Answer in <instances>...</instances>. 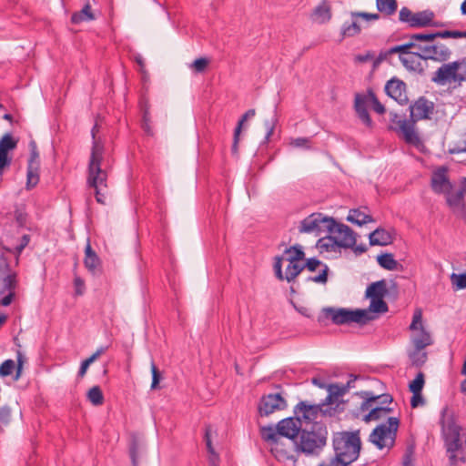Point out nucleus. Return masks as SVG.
<instances>
[{
  "label": "nucleus",
  "mask_w": 466,
  "mask_h": 466,
  "mask_svg": "<svg viewBox=\"0 0 466 466\" xmlns=\"http://www.w3.org/2000/svg\"><path fill=\"white\" fill-rule=\"evenodd\" d=\"M406 88L407 85L404 81L392 77L387 81L384 90L386 95L394 99L399 105L405 106L409 103Z\"/></svg>",
  "instance_id": "nucleus-15"
},
{
  "label": "nucleus",
  "mask_w": 466,
  "mask_h": 466,
  "mask_svg": "<svg viewBox=\"0 0 466 466\" xmlns=\"http://www.w3.org/2000/svg\"><path fill=\"white\" fill-rule=\"evenodd\" d=\"M388 294L387 282L385 279H380L370 283L365 291V298L370 299V304L368 309L370 314L376 315L388 312V304L384 301V297Z\"/></svg>",
  "instance_id": "nucleus-8"
},
{
  "label": "nucleus",
  "mask_w": 466,
  "mask_h": 466,
  "mask_svg": "<svg viewBox=\"0 0 466 466\" xmlns=\"http://www.w3.org/2000/svg\"><path fill=\"white\" fill-rule=\"evenodd\" d=\"M376 260L380 267L386 270H395L400 265L399 262L394 258L393 254L388 252L378 255Z\"/></svg>",
  "instance_id": "nucleus-34"
},
{
  "label": "nucleus",
  "mask_w": 466,
  "mask_h": 466,
  "mask_svg": "<svg viewBox=\"0 0 466 466\" xmlns=\"http://www.w3.org/2000/svg\"><path fill=\"white\" fill-rule=\"evenodd\" d=\"M358 117L361 120V122L368 127L369 128L373 127V121L370 116L368 109H362L356 111Z\"/></svg>",
  "instance_id": "nucleus-58"
},
{
  "label": "nucleus",
  "mask_w": 466,
  "mask_h": 466,
  "mask_svg": "<svg viewBox=\"0 0 466 466\" xmlns=\"http://www.w3.org/2000/svg\"><path fill=\"white\" fill-rule=\"evenodd\" d=\"M84 265L86 268L94 276L102 273V261L97 254L93 250L89 239L85 248Z\"/></svg>",
  "instance_id": "nucleus-23"
},
{
  "label": "nucleus",
  "mask_w": 466,
  "mask_h": 466,
  "mask_svg": "<svg viewBox=\"0 0 466 466\" xmlns=\"http://www.w3.org/2000/svg\"><path fill=\"white\" fill-rule=\"evenodd\" d=\"M376 7L379 12L391 15L397 11L398 3L397 0H376Z\"/></svg>",
  "instance_id": "nucleus-36"
},
{
  "label": "nucleus",
  "mask_w": 466,
  "mask_h": 466,
  "mask_svg": "<svg viewBox=\"0 0 466 466\" xmlns=\"http://www.w3.org/2000/svg\"><path fill=\"white\" fill-rule=\"evenodd\" d=\"M17 287V275L15 272H8V274L0 278V295L5 291L15 292Z\"/></svg>",
  "instance_id": "nucleus-31"
},
{
  "label": "nucleus",
  "mask_w": 466,
  "mask_h": 466,
  "mask_svg": "<svg viewBox=\"0 0 466 466\" xmlns=\"http://www.w3.org/2000/svg\"><path fill=\"white\" fill-rule=\"evenodd\" d=\"M412 56L422 60H433L438 62H446L451 56V51L441 43L419 44L418 51L412 52Z\"/></svg>",
  "instance_id": "nucleus-9"
},
{
  "label": "nucleus",
  "mask_w": 466,
  "mask_h": 466,
  "mask_svg": "<svg viewBox=\"0 0 466 466\" xmlns=\"http://www.w3.org/2000/svg\"><path fill=\"white\" fill-rule=\"evenodd\" d=\"M276 110H277V106H275V109H274V112L276 113ZM278 122V118H277V116L276 114L274 115V116L270 119V120H266L265 121V127L267 128V133H266V136L264 137V140H263V143H268L270 137L272 136L273 132H274V129H275V127H276V124Z\"/></svg>",
  "instance_id": "nucleus-50"
},
{
  "label": "nucleus",
  "mask_w": 466,
  "mask_h": 466,
  "mask_svg": "<svg viewBox=\"0 0 466 466\" xmlns=\"http://www.w3.org/2000/svg\"><path fill=\"white\" fill-rule=\"evenodd\" d=\"M448 168L440 167L432 173L431 186L436 194H443L449 189H453V185L447 176Z\"/></svg>",
  "instance_id": "nucleus-18"
},
{
  "label": "nucleus",
  "mask_w": 466,
  "mask_h": 466,
  "mask_svg": "<svg viewBox=\"0 0 466 466\" xmlns=\"http://www.w3.org/2000/svg\"><path fill=\"white\" fill-rule=\"evenodd\" d=\"M389 426L384 423L378 425L370 434V441L373 443L378 449L382 450L385 447L384 439L389 433L396 434L400 420L396 417H390L388 419Z\"/></svg>",
  "instance_id": "nucleus-13"
},
{
  "label": "nucleus",
  "mask_w": 466,
  "mask_h": 466,
  "mask_svg": "<svg viewBox=\"0 0 466 466\" xmlns=\"http://www.w3.org/2000/svg\"><path fill=\"white\" fill-rule=\"evenodd\" d=\"M419 43L411 42L410 40L407 43H404L402 45H397L390 49H388V53L393 54H399V56H404V55H412L411 49L417 48L418 49Z\"/></svg>",
  "instance_id": "nucleus-38"
},
{
  "label": "nucleus",
  "mask_w": 466,
  "mask_h": 466,
  "mask_svg": "<svg viewBox=\"0 0 466 466\" xmlns=\"http://www.w3.org/2000/svg\"><path fill=\"white\" fill-rule=\"evenodd\" d=\"M377 319L376 315L370 314L368 310L362 309H347V308H323L318 316V321L324 323L325 320L330 319L335 325H345L350 323H358L365 325L370 320Z\"/></svg>",
  "instance_id": "nucleus-2"
},
{
  "label": "nucleus",
  "mask_w": 466,
  "mask_h": 466,
  "mask_svg": "<svg viewBox=\"0 0 466 466\" xmlns=\"http://www.w3.org/2000/svg\"><path fill=\"white\" fill-rule=\"evenodd\" d=\"M370 411L375 418V420H377L380 419L382 412L385 414H388V413L392 412L393 409L390 407H388V406H377L375 408H372Z\"/></svg>",
  "instance_id": "nucleus-61"
},
{
  "label": "nucleus",
  "mask_w": 466,
  "mask_h": 466,
  "mask_svg": "<svg viewBox=\"0 0 466 466\" xmlns=\"http://www.w3.org/2000/svg\"><path fill=\"white\" fill-rule=\"evenodd\" d=\"M282 261H283L282 256H276L274 258V264H273L274 273H275L276 278L280 281L286 279L285 275L283 274V271H282Z\"/></svg>",
  "instance_id": "nucleus-56"
},
{
  "label": "nucleus",
  "mask_w": 466,
  "mask_h": 466,
  "mask_svg": "<svg viewBox=\"0 0 466 466\" xmlns=\"http://www.w3.org/2000/svg\"><path fill=\"white\" fill-rule=\"evenodd\" d=\"M425 384V376L422 371H419L416 377L409 383V390L412 392L421 393Z\"/></svg>",
  "instance_id": "nucleus-44"
},
{
  "label": "nucleus",
  "mask_w": 466,
  "mask_h": 466,
  "mask_svg": "<svg viewBox=\"0 0 466 466\" xmlns=\"http://www.w3.org/2000/svg\"><path fill=\"white\" fill-rule=\"evenodd\" d=\"M396 236L394 228L386 229L382 227L377 228L370 233L369 240L370 246H388L393 243Z\"/></svg>",
  "instance_id": "nucleus-21"
},
{
  "label": "nucleus",
  "mask_w": 466,
  "mask_h": 466,
  "mask_svg": "<svg viewBox=\"0 0 466 466\" xmlns=\"http://www.w3.org/2000/svg\"><path fill=\"white\" fill-rule=\"evenodd\" d=\"M421 350L414 348V350L409 354L411 364L417 368L423 366L428 359L427 352Z\"/></svg>",
  "instance_id": "nucleus-43"
},
{
  "label": "nucleus",
  "mask_w": 466,
  "mask_h": 466,
  "mask_svg": "<svg viewBox=\"0 0 466 466\" xmlns=\"http://www.w3.org/2000/svg\"><path fill=\"white\" fill-rule=\"evenodd\" d=\"M15 219L19 228H24L26 224L27 214L22 210L16 209L15 211Z\"/></svg>",
  "instance_id": "nucleus-63"
},
{
  "label": "nucleus",
  "mask_w": 466,
  "mask_h": 466,
  "mask_svg": "<svg viewBox=\"0 0 466 466\" xmlns=\"http://www.w3.org/2000/svg\"><path fill=\"white\" fill-rule=\"evenodd\" d=\"M435 15L431 10H423L420 12L414 13L413 23L411 27L413 28H423L428 27L432 23V19Z\"/></svg>",
  "instance_id": "nucleus-27"
},
{
  "label": "nucleus",
  "mask_w": 466,
  "mask_h": 466,
  "mask_svg": "<svg viewBox=\"0 0 466 466\" xmlns=\"http://www.w3.org/2000/svg\"><path fill=\"white\" fill-rule=\"evenodd\" d=\"M431 81L439 86L454 83V87L466 82V58L442 64L432 75Z\"/></svg>",
  "instance_id": "nucleus-5"
},
{
  "label": "nucleus",
  "mask_w": 466,
  "mask_h": 466,
  "mask_svg": "<svg viewBox=\"0 0 466 466\" xmlns=\"http://www.w3.org/2000/svg\"><path fill=\"white\" fill-rule=\"evenodd\" d=\"M360 431H342L333 432L332 447L334 457L331 459L332 466H349L356 461L361 451Z\"/></svg>",
  "instance_id": "nucleus-1"
},
{
  "label": "nucleus",
  "mask_w": 466,
  "mask_h": 466,
  "mask_svg": "<svg viewBox=\"0 0 466 466\" xmlns=\"http://www.w3.org/2000/svg\"><path fill=\"white\" fill-rule=\"evenodd\" d=\"M329 268L327 265H323V268L317 276L309 277L307 281H313L316 283L326 284L328 281Z\"/></svg>",
  "instance_id": "nucleus-54"
},
{
  "label": "nucleus",
  "mask_w": 466,
  "mask_h": 466,
  "mask_svg": "<svg viewBox=\"0 0 466 466\" xmlns=\"http://www.w3.org/2000/svg\"><path fill=\"white\" fill-rule=\"evenodd\" d=\"M416 122H413L411 118L410 120H399V129L403 135V138L407 144L418 147L421 144V140L419 135L416 133L414 126Z\"/></svg>",
  "instance_id": "nucleus-24"
},
{
  "label": "nucleus",
  "mask_w": 466,
  "mask_h": 466,
  "mask_svg": "<svg viewBox=\"0 0 466 466\" xmlns=\"http://www.w3.org/2000/svg\"><path fill=\"white\" fill-rule=\"evenodd\" d=\"M409 109L410 111V117L413 122L422 119H431V115L434 111V103L424 96H421L410 106Z\"/></svg>",
  "instance_id": "nucleus-14"
},
{
  "label": "nucleus",
  "mask_w": 466,
  "mask_h": 466,
  "mask_svg": "<svg viewBox=\"0 0 466 466\" xmlns=\"http://www.w3.org/2000/svg\"><path fill=\"white\" fill-rule=\"evenodd\" d=\"M367 98L368 96H364L361 94H356L355 95V100H354V108L355 111L362 110V109H368L367 108Z\"/></svg>",
  "instance_id": "nucleus-59"
},
{
  "label": "nucleus",
  "mask_w": 466,
  "mask_h": 466,
  "mask_svg": "<svg viewBox=\"0 0 466 466\" xmlns=\"http://www.w3.org/2000/svg\"><path fill=\"white\" fill-rule=\"evenodd\" d=\"M15 368V363L13 360H6L0 365V377H7L11 375Z\"/></svg>",
  "instance_id": "nucleus-53"
},
{
  "label": "nucleus",
  "mask_w": 466,
  "mask_h": 466,
  "mask_svg": "<svg viewBox=\"0 0 466 466\" xmlns=\"http://www.w3.org/2000/svg\"><path fill=\"white\" fill-rule=\"evenodd\" d=\"M151 374H152V382L150 389L151 390H157L159 388V382L162 380V374L156 366L155 362L151 361Z\"/></svg>",
  "instance_id": "nucleus-51"
},
{
  "label": "nucleus",
  "mask_w": 466,
  "mask_h": 466,
  "mask_svg": "<svg viewBox=\"0 0 466 466\" xmlns=\"http://www.w3.org/2000/svg\"><path fill=\"white\" fill-rule=\"evenodd\" d=\"M447 411L448 407H444L441 412L440 425L447 452H456L462 447L460 439L461 428L456 424L452 415L447 417Z\"/></svg>",
  "instance_id": "nucleus-6"
},
{
  "label": "nucleus",
  "mask_w": 466,
  "mask_h": 466,
  "mask_svg": "<svg viewBox=\"0 0 466 466\" xmlns=\"http://www.w3.org/2000/svg\"><path fill=\"white\" fill-rule=\"evenodd\" d=\"M412 343L417 350H423L432 344L431 334L425 329L423 325H420V332L413 337Z\"/></svg>",
  "instance_id": "nucleus-29"
},
{
  "label": "nucleus",
  "mask_w": 466,
  "mask_h": 466,
  "mask_svg": "<svg viewBox=\"0 0 466 466\" xmlns=\"http://www.w3.org/2000/svg\"><path fill=\"white\" fill-rule=\"evenodd\" d=\"M284 254L288 255L286 260L290 263L299 262L305 259V252L302 246L295 244L284 250Z\"/></svg>",
  "instance_id": "nucleus-35"
},
{
  "label": "nucleus",
  "mask_w": 466,
  "mask_h": 466,
  "mask_svg": "<svg viewBox=\"0 0 466 466\" xmlns=\"http://www.w3.org/2000/svg\"><path fill=\"white\" fill-rule=\"evenodd\" d=\"M418 325H422V312L420 309H417L412 316V321L410 325V330H416L420 329Z\"/></svg>",
  "instance_id": "nucleus-60"
},
{
  "label": "nucleus",
  "mask_w": 466,
  "mask_h": 466,
  "mask_svg": "<svg viewBox=\"0 0 466 466\" xmlns=\"http://www.w3.org/2000/svg\"><path fill=\"white\" fill-rule=\"evenodd\" d=\"M40 170L26 168V189L34 188L39 182Z\"/></svg>",
  "instance_id": "nucleus-46"
},
{
  "label": "nucleus",
  "mask_w": 466,
  "mask_h": 466,
  "mask_svg": "<svg viewBox=\"0 0 466 466\" xmlns=\"http://www.w3.org/2000/svg\"><path fill=\"white\" fill-rule=\"evenodd\" d=\"M368 97L372 104L373 110L376 113L383 115L386 112L385 106L380 102L376 94L371 89L368 90Z\"/></svg>",
  "instance_id": "nucleus-48"
},
{
  "label": "nucleus",
  "mask_w": 466,
  "mask_h": 466,
  "mask_svg": "<svg viewBox=\"0 0 466 466\" xmlns=\"http://www.w3.org/2000/svg\"><path fill=\"white\" fill-rule=\"evenodd\" d=\"M299 435V441H294L291 445L305 454H319L327 444L328 429L325 423L315 421L310 430L303 429Z\"/></svg>",
  "instance_id": "nucleus-3"
},
{
  "label": "nucleus",
  "mask_w": 466,
  "mask_h": 466,
  "mask_svg": "<svg viewBox=\"0 0 466 466\" xmlns=\"http://www.w3.org/2000/svg\"><path fill=\"white\" fill-rule=\"evenodd\" d=\"M303 265L304 269H308L310 272H314L319 266H323L324 264L317 258H309L306 259Z\"/></svg>",
  "instance_id": "nucleus-57"
},
{
  "label": "nucleus",
  "mask_w": 466,
  "mask_h": 466,
  "mask_svg": "<svg viewBox=\"0 0 466 466\" xmlns=\"http://www.w3.org/2000/svg\"><path fill=\"white\" fill-rule=\"evenodd\" d=\"M107 349H108V346L100 347L90 357L84 360L80 364V367H79V370L77 372V376L80 378L84 377L86 375L89 366L94 361H96L99 358V356H101L103 353H105L107 350Z\"/></svg>",
  "instance_id": "nucleus-33"
},
{
  "label": "nucleus",
  "mask_w": 466,
  "mask_h": 466,
  "mask_svg": "<svg viewBox=\"0 0 466 466\" xmlns=\"http://www.w3.org/2000/svg\"><path fill=\"white\" fill-rule=\"evenodd\" d=\"M443 194L445 195L446 204L453 213L463 210V200L466 194V182L463 181L455 193H453V189H449Z\"/></svg>",
  "instance_id": "nucleus-20"
},
{
  "label": "nucleus",
  "mask_w": 466,
  "mask_h": 466,
  "mask_svg": "<svg viewBox=\"0 0 466 466\" xmlns=\"http://www.w3.org/2000/svg\"><path fill=\"white\" fill-rule=\"evenodd\" d=\"M352 17H360L367 21L379 20L380 15L377 13H367V12H351Z\"/></svg>",
  "instance_id": "nucleus-62"
},
{
  "label": "nucleus",
  "mask_w": 466,
  "mask_h": 466,
  "mask_svg": "<svg viewBox=\"0 0 466 466\" xmlns=\"http://www.w3.org/2000/svg\"><path fill=\"white\" fill-rule=\"evenodd\" d=\"M293 412L300 418L301 423L305 421L306 423L311 422L312 424L319 413L324 416H333L336 412V408L321 409V405L309 404L308 401L301 400L294 407Z\"/></svg>",
  "instance_id": "nucleus-10"
},
{
  "label": "nucleus",
  "mask_w": 466,
  "mask_h": 466,
  "mask_svg": "<svg viewBox=\"0 0 466 466\" xmlns=\"http://www.w3.org/2000/svg\"><path fill=\"white\" fill-rule=\"evenodd\" d=\"M434 40L436 38H466V31L460 30H441L433 32Z\"/></svg>",
  "instance_id": "nucleus-42"
},
{
  "label": "nucleus",
  "mask_w": 466,
  "mask_h": 466,
  "mask_svg": "<svg viewBox=\"0 0 466 466\" xmlns=\"http://www.w3.org/2000/svg\"><path fill=\"white\" fill-rule=\"evenodd\" d=\"M330 220H332V217L325 216L322 213H312L300 222L299 232L315 233L317 236L322 232L329 233V221Z\"/></svg>",
  "instance_id": "nucleus-11"
},
{
  "label": "nucleus",
  "mask_w": 466,
  "mask_h": 466,
  "mask_svg": "<svg viewBox=\"0 0 466 466\" xmlns=\"http://www.w3.org/2000/svg\"><path fill=\"white\" fill-rule=\"evenodd\" d=\"M451 281L454 290L466 289V272L451 275Z\"/></svg>",
  "instance_id": "nucleus-45"
},
{
  "label": "nucleus",
  "mask_w": 466,
  "mask_h": 466,
  "mask_svg": "<svg viewBox=\"0 0 466 466\" xmlns=\"http://www.w3.org/2000/svg\"><path fill=\"white\" fill-rule=\"evenodd\" d=\"M29 157L27 160V169L40 170V155L37 148L36 142L31 139L28 143Z\"/></svg>",
  "instance_id": "nucleus-30"
},
{
  "label": "nucleus",
  "mask_w": 466,
  "mask_h": 466,
  "mask_svg": "<svg viewBox=\"0 0 466 466\" xmlns=\"http://www.w3.org/2000/svg\"><path fill=\"white\" fill-rule=\"evenodd\" d=\"M270 444V452L279 461H286L293 458L290 449L286 448L280 437L277 436L275 441H265Z\"/></svg>",
  "instance_id": "nucleus-25"
},
{
  "label": "nucleus",
  "mask_w": 466,
  "mask_h": 466,
  "mask_svg": "<svg viewBox=\"0 0 466 466\" xmlns=\"http://www.w3.org/2000/svg\"><path fill=\"white\" fill-rule=\"evenodd\" d=\"M329 388L334 392L333 394H335L337 398L343 396L349 391L344 384L339 385L338 383H331L329 384Z\"/></svg>",
  "instance_id": "nucleus-64"
},
{
  "label": "nucleus",
  "mask_w": 466,
  "mask_h": 466,
  "mask_svg": "<svg viewBox=\"0 0 466 466\" xmlns=\"http://www.w3.org/2000/svg\"><path fill=\"white\" fill-rule=\"evenodd\" d=\"M302 423L299 416L285 418L279 420L274 427L267 425L260 427V436L263 441H275L277 436L285 437L292 441H297V437L301 433Z\"/></svg>",
  "instance_id": "nucleus-4"
},
{
  "label": "nucleus",
  "mask_w": 466,
  "mask_h": 466,
  "mask_svg": "<svg viewBox=\"0 0 466 466\" xmlns=\"http://www.w3.org/2000/svg\"><path fill=\"white\" fill-rule=\"evenodd\" d=\"M204 440H205L207 450H208V453H210L214 458L218 459V455L216 453L215 449L212 445V441H211V426L210 425H207L205 427Z\"/></svg>",
  "instance_id": "nucleus-52"
},
{
  "label": "nucleus",
  "mask_w": 466,
  "mask_h": 466,
  "mask_svg": "<svg viewBox=\"0 0 466 466\" xmlns=\"http://www.w3.org/2000/svg\"><path fill=\"white\" fill-rule=\"evenodd\" d=\"M332 18V5L329 0H321L309 14V19L316 24L324 25Z\"/></svg>",
  "instance_id": "nucleus-19"
},
{
  "label": "nucleus",
  "mask_w": 466,
  "mask_h": 466,
  "mask_svg": "<svg viewBox=\"0 0 466 466\" xmlns=\"http://www.w3.org/2000/svg\"><path fill=\"white\" fill-rule=\"evenodd\" d=\"M350 245L346 244L344 241H339V238L334 234H329L318 239L316 247L320 252H340L341 248H348Z\"/></svg>",
  "instance_id": "nucleus-22"
},
{
  "label": "nucleus",
  "mask_w": 466,
  "mask_h": 466,
  "mask_svg": "<svg viewBox=\"0 0 466 466\" xmlns=\"http://www.w3.org/2000/svg\"><path fill=\"white\" fill-rule=\"evenodd\" d=\"M346 219L347 221L360 227L367 223L375 222V219L372 216L363 213L359 208L350 209Z\"/></svg>",
  "instance_id": "nucleus-28"
},
{
  "label": "nucleus",
  "mask_w": 466,
  "mask_h": 466,
  "mask_svg": "<svg viewBox=\"0 0 466 466\" xmlns=\"http://www.w3.org/2000/svg\"><path fill=\"white\" fill-rule=\"evenodd\" d=\"M414 13L406 6H403L399 14V19L402 23L409 24V26L411 27V24L413 23Z\"/></svg>",
  "instance_id": "nucleus-55"
},
{
  "label": "nucleus",
  "mask_w": 466,
  "mask_h": 466,
  "mask_svg": "<svg viewBox=\"0 0 466 466\" xmlns=\"http://www.w3.org/2000/svg\"><path fill=\"white\" fill-rule=\"evenodd\" d=\"M360 25L356 21H353L351 23L345 22L340 29V41L343 40L345 37H352L358 35L359 34H360Z\"/></svg>",
  "instance_id": "nucleus-37"
},
{
  "label": "nucleus",
  "mask_w": 466,
  "mask_h": 466,
  "mask_svg": "<svg viewBox=\"0 0 466 466\" xmlns=\"http://www.w3.org/2000/svg\"><path fill=\"white\" fill-rule=\"evenodd\" d=\"M355 395L362 398L364 400L360 404V410L361 411H365L371 407V404L377 401V397L372 391L370 390H361L355 393Z\"/></svg>",
  "instance_id": "nucleus-41"
},
{
  "label": "nucleus",
  "mask_w": 466,
  "mask_h": 466,
  "mask_svg": "<svg viewBox=\"0 0 466 466\" xmlns=\"http://www.w3.org/2000/svg\"><path fill=\"white\" fill-rule=\"evenodd\" d=\"M288 408L287 400L281 393L264 394L259 399L258 404V413L261 417H268L278 410H283Z\"/></svg>",
  "instance_id": "nucleus-12"
},
{
  "label": "nucleus",
  "mask_w": 466,
  "mask_h": 466,
  "mask_svg": "<svg viewBox=\"0 0 466 466\" xmlns=\"http://www.w3.org/2000/svg\"><path fill=\"white\" fill-rule=\"evenodd\" d=\"M329 223V234H334L339 241H344L346 244L352 247L357 242L358 234L348 225L338 222L334 218Z\"/></svg>",
  "instance_id": "nucleus-17"
},
{
  "label": "nucleus",
  "mask_w": 466,
  "mask_h": 466,
  "mask_svg": "<svg viewBox=\"0 0 466 466\" xmlns=\"http://www.w3.org/2000/svg\"><path fill=\"white\" fill-rule=\"evenodd\" d=\"M17 144L18 138L10 133H5L0 138V169L3 173L11 165L12 156L9 153L16 148Z\"/></svg>",
  "instance_id": "nucleus-16"
},
{
  "label": "nucleus",
  "mask_w": 466,
  "mask_h": 466,
  "mask_svg": "<svg viewBox=\"0 0 466 466\" xmlns=\"http://www.w3.org/2000/svg\"><path fill=\"white\" fill-rule=\"evenodd\" d=\"M407 37H409L411 42L415 43L425 42L428 44L434 42L433 32L411 34Z\"/></svg>",
  "instance_id": "nucleus-47"
},
{
  "label": "nucleus",
  "mask_w": 466,
  "mask_h": 466,
  "mask_svg": "<svg viewBox=\"0 0 466 466\" xmlns=\"http://www.w3.org/2000/svg\"><path fill=\"white\" fill-rule=\"evenodd\" d=\"M209 64V60L207 57H198L193 61L190 65V68L195 73H203Z\"/></svg>",
  "instance_id": "nucleus-49"
},
{
  "label": "nucleus",
  "mask_w": 466,
  "mask_h": 466,
  "mask_svg": "<svg viewBox=\"0 0 466 466\" xmlns=\"http://www.w3.org/2000/svg\"><path fill=\"white\" fill-rule=\"evenodd\" d=\"M128 453L132 466H138V459L141 455V442L137 433L130 434L128 442Z\"/></svg>",
  "instance_id": "nucleus-26"
},
{
  "label": "nucleus",
  "mask_w": 466,
  "mask_h": 466,
  "mask_svg": "<svg viewBox=\"0 0 466 466\" xmlns=\"http://www.w3.org/2000/svg\"><path fill=\"white\" fill-rule=\"evenodd\" d=\"M304 270V265L299 262H293L288 265L285 278L288 282H292Z\"/></svg>",
  "instance_id": "nucleus-40"
},
{
  "label": "nucleus",
  "mask_w": 466,
  "mask_h": 466,
  "mask_svg": "<svg viewBox=\"0 0 466 466\" xmlns=\"http://www.w3.org/2000/svg\"><path fill=\"white\" fill-rule=\"evenodd\" d=\"M86 397L94 406H100L104 403V394L99 386H93L90 388L87 391Z\"/></svg>",
  "instance_id": "nucleus-39"
},
{
  "label": "nucleus",
  "mask_w": 466,
  "mask_h": 466,
  "mask_svg": "<svg viewBox=\"0 0 466 466\" xmlns=\"http://www.w3.org/2000/svg\"><path fill=\"white\" fill-rule=\"evenodd\" d=\"M96 19V15L91 11V5L86 3L79 12H76L71 16V22L73 24H80L84 21H93Z\"/></svg>",
  "instance_id": "nucleus-32"
},
{
  "label": "nucleus",
  "mask_w": 466,
  "mask_h": 466,
  "mask_svg": "<svg viewBox=\"0 0 466 466\" xmlns=\"http://www.w3.org/2000/svg\"><path fill=\"white\" fill-rule=\"evenodd\" d=\"M104 149V144L101 140H95L92 142L90 159L87 167V185L89 187H96L97 183L106 181V172L101 168Z\"/></svg>",
  "instance_id": "nucleus-7"
}]
</instances>
